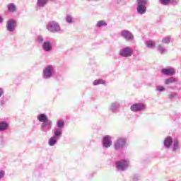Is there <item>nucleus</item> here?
Wrapping results in <instances>:
<instances>
[{"label":"nucleus","instance_id":"f257e3e1","mask_svg":"<svg viewBox=\"0 0 181 181\" xmlns=\"http://www.w3.org/2000/svg\"><path fill=\"white\" fill-rule=\"evenodd\" d=\"M36 41L39 45H42V49L45 52H52L53 50V43L51 41H45V38L42 35L37 36Z\"/></svg>","mask_w":181,"mask_h":181},{"label":"nucleus","instance_id":"f03ea898","mask_svg":"<svg viewBox=\"0 0 181 181\" xmlns=\"http://www.w3.org/2000/svg\"><path fill=\"white\" fill-rule=\"evenodd\" d=\"M56 74V68L53 65H47L42 71V78L50 80Z\"/></svg>","mask_w":181,"mask_h":181},{"label":"nucleus","instance_id":"7ed1b4c3","mask_svg":"<svg viewBox=\"0 0 181 181\" xmlns=\"http://www.w3.org/2000/svg\"><path fill=\"white\" fill-rule=\"evenodd\" d=\"M116 169L118 172H125L129 168V160L128 159H122L116 161Z\"/></svg>","mask_w":181,"mask_h":181},{"label":"nucleus","instance_id":"20e7f679","mask_svg":"<svg viewBox=\"0 0 181 181\" xmlns=\"http://www.w3.org/2000/svg\"><path fill=\"white\" fill-rule=\"evenodd\" d=\"M47 30L50 33H57L61 30L60 25L56 21H49L47 24Z\"/></svg>","mask_w":181,"mask_h":181},{"label":"nucleus","instance_id":"39448f33","mask_svg":"<svg viewBox=\"0 0 181 181\" xmlns=\"http://www.w3.org/2000/svg\"><path fill=\"white\" fill-rule=\"evenodd\" d=\"M134 54V49L131 47H124L119 49V56L127 59L131 57Z\"/></svg>","mask_w":181,"mask_h":181},{"label":"nucleus","instance_id":"423d86ee","mask_svg":"<svg viewBox=\"0 0 181 181\" xmlns=\"http://www.w3.org/2000/svg\"><path fill=\"white\" fill-rule=\"evenodd\" d=\"M146 6H148V1H137V13L139 15H145L146 13Z\"/></svg>","mask_w":181,"mask_h":181},{"label":"nucleus","instance_id":"0eeeda50","mask_svg":"<svg viewBox=\"0 0 181 181\" xmlns=\"http://www.w3.org/2000/svg\"><path fill=\"white\" fill-rule=\"evenodd\" d=\"M125 146H127V139L125 138L119 137L114 142L115 151H121V149H124Z\"/></svg>","mask_w":181,"mask_h":181},{"label":"nucleus","instance_id":"6e6552de","mask_svg":"<svg viewBox=\"0 0 181 181\" xmlns=\"http://www.w3.org/2000/svg\"><path fill=\"white\" fill-rule=\"evenodd\" d=\"M60 138H62V134L53 132V136L48 140L49 146H54V145H57V142L60 141Z\"/></svg>","mask_w":181,"mask_h":181},{"label":"nucleus","instance_id":"1a4fd4ad","mask_svg":"<svg viewBox=\"0 0 181 181\" xmlns=\"http://www.w3.org/2000/svg\"><path fill=\"white\" fill-rule=\"evenodd\" d=\"M120 35L121 37H123V39H125L127 42H134V39H135L134 34L128 30H122Z\"/></svg>","mask_w":181,"mask_h":181},{"label":"nucleus","instance_id":"9d476101","mask_svg":"<svg viewBox=\"0 0 181 181\" xmlns=\"http://www.w3.org/2000/svg\"><path fill=\"white\" fill-rule=\"evenodd\" d=\"M65 125H66V123L64 122V120L63 119L57 120V127H54V129H53V132L59 134V135H63V129L64 128Z\"/></svg>","mask_w":181,"mask_h":181},{"label":"nucleus","instance_id":"9b49d317","mask_svg":"<svg viewBox=\"0 0 181 181\" xmlns=\"http://www.w3.org/2000/svg\"><path fill=\"white\" fill-rule=\"evenodd\" d=\"M145 108H146V105L141 103H138L133 104L131 106L130 110L131 111H133V112H139V111H144Z\"/></svg>","mask_w":181,"mask_h":181},{"label":"nucleus","instance_id":"f8f14e48","mask_svg":"<svg viewBox=\"0 0 181 181\" xmlns=\"http://www.w3.org/2000/svg\"><path fill=\"white\" fill-rule=\"evenodd\" d=\"M18 25V23L14 19H10L7 21L6 23V30L8 32H13L15 29H16V26Z\"/></svg>","mask_w":181,"mask_h":181},{"label":"nucleus","instance_id":"ddd939ff","mask_svg":"<svg viewBox=\"0 0 181 181\" xmlns=\"http://www.w3.org/2000/svg\"><path fill=\"white\" fill-rule=\"evenodd\" d=\"M161 73L164 76H175L176 74V70L173 67L168 66L161 69Z\"/></svg>","mask_w":181,"mask_h":181},{"label":"nucleus","instance_id":"4468645a","mask_svg":"<svg viewBox=\"0 0 181 181\" xmlns=\"http://www.w3.org/2000/svg\"><path fill=\"white\" fill-rule=\"evenodd\" d=\"M102 144L104 148H110L112 145V141H111V136L105 135L103 138Z\"/></svg>","mask_w":181,"mask_h":181},{"label":"nucleus","instance_id":"2eb2a0df","mask_svg":"<svg viewBox=\"0 0 181 181\" xmlns=\"http://www.w3.org/2000/svg\"><path fill=\"white\" fill-rule=\"evenodd\" d=\"M53 125V122L50 120L49 122H47L45 123H42L41 124V131L42 132L47 133L50 129H52V127Z\"/></svg>","mask_w":181,"mask_h":181},{"label":"nucleus","instance_id":"dca6fc26","mask_svg":"<svg viewBox=\"0 0 181 181\" xmlns=\"http://www.w3.org/2000/svg\"><path fill=\"white\" fill-rule=\"evenodd\" d=\"M172 144H173V139L172 136L166 137L163 141L164 147L166 148V149H169V148L172 146Z\"/></svg>","mask_w":181,"mask_h":181},{"label":"nucleus","instance_id":"f3484780","mask_svg":"<svg viewBox=\"0 0 181 181\" xmlns=\"http://www.w3.org/2000/svg\"><path fill=\"white\" fill-rule=\"evenodd\" d=\"M9 128V123L6 121L0 122V132H5Z\"/></svg>","mask_w":181,"mask_h":181},{"label":"nucleus","instance_id":"a211bd4d","mask_svg":"<svg viewBox=\"0 0 181 181\" xmlns=\"http://www.w3.org/2000/svg\"><path fill=\"white\" fill-rule=\"evenodd\" d=\"M37 119L40 122H42V124H45L46 122H49V120L47 116L45 114L41 113L37 115Z\"/></svg>","mask_w":181,"mask_h":181},{"label":"nucleus","instance_id":"6ab92c4d","mask_svg":"<svg viewBox=\"0 0 181 181\" xmlns=\"http://www.w3.org/2000/svg\"><path fill=\"white\" fill-rule=\"evenodd\" d=\"M160 5L169 6V5H177V1H160Z\"/></svg>","mask_w":181,"mask_h":181},{"label":"nucleus","instance_id":"aec40b11","mask_svg":"<svg viewBox=\"0 0 181 181\" xmlns=\"http://www.w3.org/2000/svg\"><path fill=\"white\" fill-rule=\"evenodd\" d=\"M119 102H114L111 104L110 107V110L111 111V112H115V111H117V110L119 108Z\"/></svg>","mask_w":181,"mask_h":181},{"label":"nucleus","instance_id":"412c9836","mask_svg":"<svg viewBox=\"0 0 181 181\" xmlns=\"http://www.w3.org/2000/svg\"><path fill=\"white\" fill-rule=\"evenodd\" d=\"M177 81V78L174 77H170L165 81V86H169V84H173V83H176Z\"/></svg>","mask_w":181,"mask_h":181},{"label":"nucleus","instance_id":"4be33fe9","mask_svg":"<svg viewBox=\"0 0 181 181\" xmlns=\"http://www.w3.org/2000/svg\"><path fill=\"white\" fill-rule=\"evenodd\" d=\"M157 50L161 54H165V53H166V52H168V49L163 47V46H162L160 45H158Z\"/></svg>","mask_w":181,"mask_h":181},{"label":"nucleus","instance_id":"5701e85b","mask_svg":"<svg viewBox=\"0 0 181 181\" xmlns=\"http://www.w3.org/2000/svg\"><path fill=\"white\" fill-rule=\"evenodd\" d=\"M7 8L8 12H16V6L13 3L9 4Z\"/></svg>","mask_w":181,"mask_h":181},{"label":"nucleus","instance_id":"b1692460","mask_svg":"<svg viewBox=\"0 0 181 181\" xmlns=\"http://www.w3.org/2000/svg\"><path fill=\"white\" fill-rule=\"evenodd\" d=\"M177 149H179V141L177 140L174 141L173 144V152H177Z\"/></svg>","mask_w":181,"mask_h":181},{"label":"nucleus","instance_id":"393cba45","mask_svg":"<svg viewBox=\"0 0 181 181\" xmlns=\"http://www.w3.org/2000/svg\"><path fill=\"white\" fill-rule=\"evenodd\" d=\"M36 5L38 8H43L47 5V1H37Z\"/></svg>","mask_w":181,"mask_h":181},{"label":"nucleus","instance_id":"a878e982","mask_svg":"<svg viewBox=\"0 0 181 181\" xmlns=\"http://www.w3.org/2000/svg\"><path fill=\"white\" fill-rule=\"evenodd\" d=\"M93 86H100V84H105V81L103 79H96L93 83Z\"/></svg>","mask_w":181,"mask_h":181},{"label":"nucleus","instance_id":"bb28decb","mask_svg":"<svg viewBox=\"0 0 181 181\" xmlns=\"http://www.w3.org/2000/svg\"><path fill=\"white\" fill-rule=\"evenodd\" d=\"M155 42H153V41H146V45L147 47H148V49H153V47H155Z\"/></svg>","mask_w":181,"mask_h":181},{"label":"nucleus","instance_id":"cd10ccee","mask_svg":"<svg viewBox=\"0 0 181 181\" xmlns=\"http://www.w3.org/2000/svg\"><path fill=\"white\" fill-rule=\"evenodd\" d=\"M162 43H164L165 45H169L170 43V36H167L162 39L161 40Z\"/></svg>","mask_w":181,"mask_h":181},{"label":"nucleus","instance_id":"c85d7f7f","mask_svg":"<svg viewBox=\"0 0 181 181\" xmlns=\"http://www.w3.org/2000/svg\"><path fill=\"white\" fill-rule=\"evenodd\" d=\"M177 98V93L176 92H170L168 95L169 100H173V98Z\"/></svg>","mask_w":181,"mask_h":181},{"label":"nucleus","instance_id":"c756f323","mask_svg":"<svg viewBox=\"0 0 181 181\" xmlns=\"http://www.w3.org/2000/svg\"><path fill=\"white\" fill-rule=\"evenodd\" d=\"M97 28H101L103 26H107V23L104 21H98L96 24Z\"/></svg>","mask_w":181,"mask_h":181},{"label":"nucleus","instance_id":"7c9ffc66","mask_svg":"<svg viewBox=\"0 0 181 181\" xmlns=\"http://www.w3.org/2000/svg\"><path fill=\"white\" fill-rule=\"evenodd\" d=\"M66 23H69V24L73 23V17H71V16L70 15L66 16Z\"/></svg>","mask_w":181,"mask_h":181},{"label":"nucleus","instance_id":"2f4dec72","mask_svg":"<svg viewBox=\"0 0 181 181\" xmlns=\"http://www.w3.org/2000/svg\"><path fill=\"white\" fill-rule=\"evenodd\" d=\"M156 90L157 91H160V93H162V91H165V88L163 86H157Z\"/></svg>","mask_w":181,"mask_h":181},{"label":"nucleus","instance_id":"473e14b6","mask_svg":"<svg viewBox=\"0 0 181 181\" xmlns=\"http://www.w3.org/2000/svg\"><path fill=\"white\" fill-rule=\"evenodd\" d=\"M139 180V175L138 174H135L133 175V181H138Z\"/></svg>","mask_w":181,"mask_h":181},{"label":"nucleus","instance_id":"72a5a7b5","mask_svg":"<svg viewBox=\"0 0 181 181\" xmlns=\"http://www.w3.org/2000/svg\"><path fill=\"white\" fill-rule=\"evenodd\" d=\"M4 177H5V171L1 170L0 171V179H2Z\"/></svg>","mask_w":181,"mask_h":181},{"label":"nucleus","instance_id":"f704fd0d","mask_svg":"<svg viewBox=\"0 0 181 181\" xmlns=\"http://www.w3.org/2000/svg\"><path fill=\"white\" fill-rule=\"evenodd\" d=\"M115 4L116 5L117 8H119V5H121V1H115Z\"/></svg>","mask_w":181,"mask_h":181},{"label":"nucleus","instance_id":"c9c22d12","mask_svg":"<svg viewBox=\"0 0 181 181\" xmlns=\"http://www.w3.org/2000/svg\"><path fill=\"white\" fill-rule=\"evenodd\" d=\"M4 95V89L2 88H0V98Z\"/></svg>","mask_w":181,"mask_h":181},{"label":"nucleus","instance_id":"e433bc0d","mask_svg":"<svg viewBox=\"0 0 181 181\" xmlns=\"http://www.w3.org/2000/svg\"><path fill=\"white\" fill-rule=\"evenodd\" d=\"M1 23H4V17H2V16L0 15V25Z\"/></svg>","mask_w":181,"mask_h":181},{"label":"nucleus","instance_id":"4c0bfd02","mask_svg":"<svg viewBox=\"0 0 181 181\" xmlns=\"http://www.w3.org/2000/svg\"><path fill=\"white\" fill-rule=\"evenodd\" d=\"M0 145H2V139H0Z\"/></svg>","mask_w":181,"mask_h":181},{"label":"nucleus","instance_id":"58836bf2","mask_svg":"<svg viewBox=\"0 0 181 181\" xmlns=\"http://www.w3.org/2000/svg\"><path fill=\"white\" fill-rule=\"evenodd\" d=\"M160 1H170V0H160Z\"/></svg>","mask_w":181,"mask_h":181}]
</instances>
